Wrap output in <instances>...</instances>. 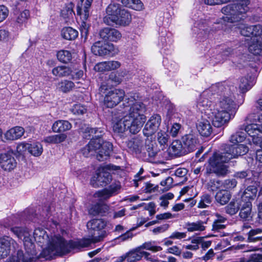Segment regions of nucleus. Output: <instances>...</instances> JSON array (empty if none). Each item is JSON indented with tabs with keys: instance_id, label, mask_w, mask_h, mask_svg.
Listing matches in <instances>:
<instances>
[{
	"instance_id": "f257e3e1",
	"label": "nucleus",
	"mask_w": 262,
	"mask_h": 262,
	"mask_svg": "<svg viewBox=\"0 0 262 262\" xmlns=\"http://www.w3.org/2000/svg\"><path fill=\"white\" fill-rule=\"evenodd\" d=\"M107 224L103 219H93L86 224L89 233L91 238H83L76 241H69L67 242L60 235L55 236L52 241L50 249L58 253H68L72 249H81L89 247L92 243H95L103 240L107 236L105 230H102Z\"/></svg>"
},
{
	"instance_id": "f03ea898",
	"label": "nucleus",
	"mask_w": 262,
	"mask_h": 262,
	"mask_svg": "<svg viewBox=\"0 0 262 262\" xmlns=\"http://www.w3.org/2000/svg\"><path fill=\"white\" fill-rule=\"evenodd\" d=\"M248 151L249 148L244 144L226 145L223 152L215 153L210 157L204 175L208 177L215 173L217 177H225L228 173V167L224 163L233 158L245 155Z\"/></svg>"
},
{
	"instance_id": "7ed1b4c3",
	"label": "nucleus",
	"mask_w": 262,
	"mask_h": 262,
	"mask_svg": "<svg viewBox=\"0 0 262 262\" xmlns=\"http://www.w3.org/2000/svg\"><path fill=\"white\" fill-rule=\"evenodd\" d=\"M223 84L224 89L216 91V94L221 97L216 104V111L213 113L214 117L212 121L213 125L216 127H220L228 123L234 117L238 108L232 92L234 87Z\"/></svg>"
},
{
	"instance_id": "20e7f679",
	"label": "nucleus",
	"mask_w": 262,
	"mask_h": 262,
	"mask_svg": "<svg viewBox=\"0 0 262 262\" xmlns=\"http://www.w3.org/2000/svg\"><path fill=\"white\" fill-rule=\"evenodd\" d=\"M124 107H129V114L126 115L139 130L145 123L146 118L144 115L146 108L141 102L137 101L135 96L126 97L123 101Z\"/></svg>"
},
{
	"instance_id": "39448f33",
	"label": "nucleus",
	"mask_w": 262,
	"mask_h": 262,
	"mask_svg": "<svg viewBox=\"0 0 262 262\" xmlns=\"http://www.w3.org/2000/svg\"><path fill=\"white\" fill-rule=\"evenodd\" d=\"M249 0H243L238 4H232L223 7L222 12L226 15L223 17L224 20L234 23L244 19V14L249 10Z\"/></svg>"
},
{
	"instance_id": "423d86ee",
	"label": "nucleus",
	"mask_w": 262,
	"mask_h": 262,
	"mask_svg": "<svg viewBox=\"0 0 262 262\" xmlns=\"http://www.w3.org/2000/svg\"><path fill=\"white\" fill-rule=\"evenodd\" d=\"M102 133L103 130L101 128L87 127L85 129L84 138H87V134H89L88 139H90L91 137L92 139L89 143L81 150L84 156L88 157L94 155L97 152V149L100 146V136H102Z\"/></svg>"
},
{
	"instance_id": "0eeeda50",
	"label": "nucleus",
	"mask_w": 262,
	"mask_h": 262,
	"mask_svg": "<svg viewBox=\"0 0 262 262\" xmlns=\"http://www.w3.org/2000/svg\"><path fill=\"white\" fill-rule=\"evenodd\" d=\"M224 84L218 83L212 85L209 89L204 91L200 95L198 102V107L203 110H207L212 104L213 95L216 93L217 90H223Z\"/></svg>"
},
{
	"instance_id": "6e6552de",
	"label": "nucleus",
	"mask_w": 262,
	"mask_h": 262,
	"mask_svg": "<svg viewBox=\"0 0 262 262\" xmlns=\"http://www.w3.org/2000/svg\"><path fill=\"white\" fill-rule=\"evenodd\" d=\"M11 231L16 235L18 238L23 241L24 247L27 254L36 255V251L35 249L34 244L30 238V234L28 229L23 227H14L11 228Z\"/></svg>"
},
{
	"instance_id": "1a4fd4ad",
	"label": "nucleus",
	"mask_w": 262,
	"mask_h": 262,
	"mask_svg": "<svg viewBox=\"0 0 262 262\" xmlns=\"http://www.w3.org/2000/svg\"><path fill=\"white\" fill-rule=\"evenodd\" d=\"M239 129L245 130L246 135H248V141L250 144H260L262 148V126L258 127L257 124H250L239 126Z\"/></svg>"
},
{
	"instance_id": "9d476101",
	"label": "nucleus",
	"mask_w": 262,
	"mask_h": 262,
	"mask_svg": "<svg viewBox=\"0 0 262 262\" xmlns=\"http://www.w3.org/2000/svg\"><path fill=\"white\" fill-rule=\"evenodd\" d=\"M125 92L121 89H113L108 91L103 99L104 105L108 108H113L123 100Z\"/></svg>"
},
{
	"instance_id": "9b49d317",
	"label": "nucleus",
	"mask_w": 262,
	"mask_h": 262,
	"mask_svg": "<svg viewBox=\"0 0 262 262\" xmlns=\"http://www.w3.org/2000/svg\"><path fill=\"white\" fill-rule=\"evenodd\" d=\"M92 52L95 55L100 56H113L118 52L117 49L112 43H103L98 41L94 43L91 47Z\"/></svg>"
},
{
	"instance_id": "f8f14e48",
	"label": "nucleus",
	"mask_w": 262,
	"mask_h": 262,
	"mask_svg": "<svg viewBox=\"0 0 262 262\" xmlns=\"http://www.w3.org/2000/svg\"><path fill=\"white\" fill-rule=\"evenodd\" d=\"M111 180L112 176L110 173L104 168H99L92 178L91 184L94 187H103L108 184Z\"/></svg>"
},
{
	"instance_id": "ddd939ff",
	"label": "nucleus",
	"mask_w": 262,
	"mask_h": 262,
	"mask_svg": "<svg viewBox=\"0 0 262 262\" xmlns=\"http://www.w3.org/2000/svg\"><path fill=\"white\" fill-rule=\"evenodd\" d=\"M129 118L125 116L122 119L116 122L113 126V130L115 132L123 133L126 130H129L132 134H135L140 130L136 127L135 125L129 119Z\"/></svg>"
},
{
	"instance_id": "4468645a",
	"label": "nucleus",
	"mask_w": 262,
	"mask_h": 262,
	"mask_svg": "<svg viewBox=\"0 0 262 262\" xmlns=\"http://www.w3.org/2000/svg\"><path fill=\"white\" fill-rule=\"evenodd\" d=\"M16 243L11 237L7 236L0 238V259L6 257L17 246Z\"/></svg>"
},
{
	"instance_id": "2eb2a0df",
	"label": "nucleus",
	"mask_w": 262,
	"mask_h": 262,
	"mask_svg": "<svg viewBox=\"0 0 262 262\" xmlns=\"http://www.w3.org/2000/svg\"><path fill=\"white\" fill-rule=\"evenodd\" d=\"M123 9L120 4L111 3L106 9L107 15L103 18L104 23L107 25H113L114 20Z\"/></svg>"
},
{
	"instance_id": "dca6fc26",
	"label": "nucleus",
	"mask_w": 262,
	"mask_h": 262,
	"mask_svg": "<svg viewBox=\"0 0 262 262\" xmlns=\"http://www.w3.org/2000/svg\"><path fill=\"white\" fill-rule=\"evenodd\" d=\"M161 116L158 114L152 116L146 123L143 133L145 136L149 137L154 134L158 129L161 124Z\"/></svg>"
},
{
	"instance_id": "f3484780",
	"label": "nucleus",
	"mask_w": 262,
	"mask_h": 262,
	"mask_svg": "<svg viewBox=\"0 0 262 262\" xmlns=\"http://www.w3.org/2000/svg\"><path fill=\"white\" fill-rule=\"evenodd\" d=\"M181 141L187 154L194 151L199 145L198 139L193 134H188L183 136Z\"/></svg>"
},
{
	"instance_id": "a211bd4d",
	"label": "nucleus",
	"mask_w": 262,
	"mask_h": 262,
	"mask_svg": "<svg viewBox=\"0 0 262 262\" xmlns=\"http://www.w3.org/2000/svg\"><path fill=\"white\" fill-rule=\"evenodd\" d=\"M13 155L12 150L0 154V165L4 170L10 171L16 167V162Z\"/></svg>"
},
{
	"instance_id": "6ab92c4d",
	"label": "nucleus",
	"mask_w": 262,
	"mask_h": 262,
	"mask_svg": "<svg viewBox=\"0 0 262 262\" xmlns=\"http://www.w3.org/2000/svg\"><path fill=\"white\" fill-rule=\"evenodd\" d=\"M100 136L101 144L100 147L97 149L96 158L99 161H104L107 160L113 151V144L110 142H104Z\"/></svg>"
},
{
	"instance_id": "aec40b11",
	"label": "nucleus",
	"mask_w": 262,
	"mask_h": 262,
	"mask_svg": "<svg viewBox=\"0 0 262 262\" xmlns=\"http://www.w3.org/2000/svg\"><path fill=\"white\" fill-rule=\"evenodd\" d=\"M101 38L105 41H117L121 38V34L120 32L111 28H104L99 32Z\"/></svg>"
},
{
	"instance_id": "412c9836",
	"label": "nucleus",
	"mask_w": 262,
	"mask_h": 262,
	"mask_svg": "<svg viewBox=\"0 0 262 262\" xmlns=\"http://www.w3.org/2000/svg\"><path fill=\"white\" fill-rule=\"evenodd\" d=\"M158 150L156 143L152 140L147 138L144 142L143 145V150L142 151V155L146 159L148 158H154L157 154Z\"/></svg>"
},
{
	"instance_id": "4be33fe9",
	"label": "nucleus",
	"mask_w": 262,
	"mask_h": 262,
	"mask_svg": "<svg viewBox=\"0 0 262 262\" xmlns=\"http://www.w3.org/2000/svg\"><path fill=\"white\" fill-rule=\"evenodd\" d=\"M259 185V182L256 180L252 182L249 184L247 188L242 194L241 200L243 201L253 200L256 196L257 192V186Z\"/></svg>"
},
{
	"instance_id": "5701e85b",
	"label": "nucleus",
	"mask_w": 262,
	"mask_h": 262,
	"mask_svg": "<svg viewBox=\"0 0 262 262\" xmlns=\"http://www.w3.org/2000/svg\"><path fill=\"white\" fill-rule=\"evenodd\" d=\"M127 147L136 154H141L143 150V141L142 137L137 136L126 142Z\"/></svg>"
},
{
	"instance_id": "b1692460",
	"label": "nucleus",
	"mask_w": 262,
	"mask_h": 262,
	"mask_svg": "<svg viewBox=\"0 0 262 262\" xmlns=\"http://www.w3.org/2000/svg\"><path fill=\"white\" fill-rule=\"evenodd\" d=\"M110 207L106 204L97 203L91 206L89 213L93 216H106L110 213Z\"/></svg>"
},
{
	"instance_id": "393cba45",
	"label": "nucleus",
	"mask_w": 262,
	"mask_h": 262,
	"mask_svg": "<svg viewBox=\"0 0 262 262\" xmlns=\"http://www.w3.org/2000/svg\"><path fill=\"white\" fill-rule=\"evenodd\" d=\"M233 177L236 179L244 180V184L247 186L256 180L253 171L250 169L237 171L234 173Z\"/></svg>"
},
{
	"instance_id": "a878e982",
	"label": "nucleus",
	"mask_w": 262,
	"mask_h": 262,
	"mask_svg": "<svg viewBox=\"0 0 262 262\" xmlns=\"http://www.w3.org/2000/svg\"><path fill=\"white\" fill-rule=\"evenodd\" d=\"M252 206L251 201L241 200L239 215L241 219L244 220H249L252 217Z\"/></svg>"
},
{
	"instance_id": "bb28decb",
	"label": "nucleus",
	"mask_w": 262,
	"mask_h": 262,
	"mask_svg": "<svg viewBox=\"0 0 262 262\" xmlns=\"http://www.w3.org/2000/svg\"><path fill=\"white\" fill-rule=\"evenodd\" d=\"M34 255H25L21 250H18L16 253L10 256L6 262H32Z\"/></svg>"
},
{
	"instance_id": "cd10ccee",
	"label": "nucleus",
	"mask_w": 262,
	"mask_h": 262,
	"mask_svg": "<svg viewBox=\"0 0 262 262\" xmlns=\"http://www.w3.org/2000/svg\"><path fill=\"white\" fill-rule=\"evenodd\" d=\"M169 152L174 156L181 157L186 155L181 140L173 141L169 148Z\"/></svg>"
},
{
	"instance_id": "c85d7f7f",
	"label": "nucleus",
	"mask_w": 262,
	"mask_h": 262,
	"mask_svg": "<svg viewBox=\"0 0 262 262\" xmlns=\"http://www.w3.org/2000/svg\"><path fill=\"white\" fill-rule=\"evenodd\" d=\"M231 198L230 192L225 189H221L215 194L214 198L215 202L221 205L227 204Z\"/></svg>"
},
{
	"instance_id": "c756f323",
	"label": "nucleus",
	"mask_w": 262,
	"mask_h": 262,
	"mask_svg": "<svg viewBox=\"0 0 262 262\" xmlns=\"http://www.w3.org/2000/svg\"><path fill=\"white\" fill-rule=\"evenodd\" d=\"M72 126V124L68 121L59 120L53 123L52 129L54 133H60L70 130Z\"/></svg>"
},
{
	"instance_id": "7c9ffc66",
	"label": "nucleus",
	"mask_w": 262,
	"mask_h": 262,
	"mask_svg": "<svg viewBox=\"0 0 262 262\" xmlns=\"http://www.w3.org/2000/svg\"><path fill=\"white\" fill-rule=\"evenodd\" d=\"M255 84V79L253 77L251 76L242 77L240 79L239 88L242 93H245Z\"/></svg>"
},
{
	"instance_id": "2f4dec72",
	"label": "nucleus",
	"mask_w": 262,
	"mask_h": 262,
	"mask_svg": "<svg viewBox=\"0 0 262 262\" xmlns=\"http://www.w3.org/2000/svg\"><path fill=\"white\" fill-rule=\"evenodd\" d=\"M131 20V15L127 10L124 9L122 10L120 15H117V18L114 20L113 25L126 26L130 23Z\"/></svg>"
},
{
	"instance_id": "473e14b6",
	"label": "nucleus",
	"mask_w": 262,
	"mask_h": 262,
	"mask_svg": "<svg viewBox=\"0 0 262 262\" xmlns=\"http://www.w3.org/2000/svg\"><path fill=\"white\" fill-rule=\"evenodd\" d=\"M197 129L201 135L204 137L209 136L212 132L210 122L207 120L200 121L197 124Z\"/></svg>"
},
{
	"instance_id": "72a5a7b5",
	"label": "nucleus",
	"mask_w": 262,
	"mask_h": 262,
	"mask_svg": "<svg viewBox=\"0 0 262 262\" xmlns=\"http://www.w3.org/2000/svg\"><path fill=\"white\" fill-rule=\"evenodd\" d=\"M24 133V129L20 126H15L8 130L5 134L7 140H14L20 138Z\"/></svg>"
},
{
	"instance_id": "f704fd0d",
	"label": "nucleus",
	"mask_w": 262,
	"mask_h": 262,
	"mask_svg": "<svg viewBox=\"0 0 262 262\" xmlns=\"http://www.w3.org/2000/svg\"><path fill=\"white\" fill-rule=\"evenodd\" d=\"M246 234L248 242L254 243L262 241V228L251 229Z\"/></svg>"
},
{
	"instance_id": "c9c22d12",
	"label": "nucleus",
	"mask_w": 262,
	"mask_h": 262,
	"mask_svg": "<svg viewBox=\"0 0 262 262\" xmlns=\"http://www.w3.org/2000/svg\"><path fill=\"white\" fill-rule=\"evenodd\" d=\"M52 73L53 75L57 77H67L72 74V70L69 67L61 66L53 68Z\"/></svg>"
},
{
	"instance_id": "e433bc0d",
	"label": "nucleus",
	"mask_w": 262,
	"mask_h": 262,
	"mask_svg": "<svg viewBox=\"0 0 262 262\" xmlns=\"http://www.w3.org/2000/svg\"><path fill=\"white\" fill-rule=\"evenodd\" d=\"M241 199L239 200L233 199L225 207V212L231 215L235 214L240 208Z\"/></svg>"
},
{
	"instance_id": "4c0bfd02",
	"label": "nucleus",
	"mask_w": 262,
	"mask_h": 262,
	"mask_svg": "<svg viewBox=\"0 0 262 262\" xmlns=\"http://www.w3.org/2000/svg\"><path fill=\"white\" fill-rule=\"evenodd\" d=\"M78 31L72 27H64L61 30L62 37L67 40H74L78 37Z\"/></svg>"
},
{
	"instance_id": "58836bf2",
	"label": "nucleus",
	"mask_w": 262,
	"mask_h": 262,
	"mask_svg": "<svg viewBox=\"0 0 262 262\" xmlns=\"http://www.w3.org/2000/svg\"><path fill=\"white\" fill-rule=\"evenodd\" d=\"M157 140L161 146H163L165 147V146H168L170 143V138L167 132L160 130L157 133Z\"/></svg>"
},
{
	"instance_id": "ea45409f",
	"label": "nucleus",
	"mask_w": 262,
	"mask_h": 262,
	"mask_svg": "<svg viewBox=\"0 0 262 262\" xmlns=\"http://www.w3.org/2000/svg\"><path fill=\"white\" fill-rule=\"evenodd\" d=\"M73 4L69 3L66 5L61 10V16L65 19L66 21H68L73 18L75 14L73 11Z\"/></svg>"
},
{
	"instance_id": "a19ab883",
	"label": "nucleus",
	"mask_w": 262,
	"mask_h": 262,
	"mask_svg": "<svg viewBox=\"0 0 262 262\" xmlns=\"http://www.w3.org/2000/svg\"><path fill=\"white\" fill-rule=\"evenodd\" d=\"M186 228L189 232L203 231L205 230L204 222L202 221L193 223L188 222L186 224Z\"/></svg>"
},
{
	"instance_id": "79ce46f5",
	"label": "nucleus",
	"mask_w": 262,
	"mask_h": 262,
	"mask_svg": "<svg viewBox=\"0 0 262 262\" xmlns=\"http://www.w3.org/2000/svg\"><path fill=\"white\" fill-rule=\"evenodd\" d=\"M75 84L71 81L63 80L60 81L57 85V89L61 92L67 93L73 90Z\"/></svg>"
},
{
	"instance_id": "37998d69",
	"label": "nucleus",
	"mask_w": 262,
	"mask_h": 262,
	"mask_svg": "<svg viewBox=\"0 0 262 262\" xmlns=\"http://www.w3.org/2000/svg\"><path fill=\"white\" fill-rule=\"evenodd\" d=\"M142 253L143 251H140V249L138 247L136 250L132 251L123 256L126 257L128 262H135L141 259L143 257Z\"/></svg>"
},
{
	"instance_id": "c03bdc74",
	"label": "nucleus",
	"mask_w": 262,
	"mask_h": 262,
	"mask_svg": "<svg viewBox=\"0 0 262 262\" xmlns=\"http://www.w3.org/2000/svg\"><path fill=\"white\" fill-rule=\"evenodd\" d=\"M246 138V130L239 129L238 127V130L234 134L231 135L230 141L233 144H236L243 142Z\"/></svg>"
},
{
	"instance_id": "a18cd8bd",
	"label": "nucleus",
	"mask_w": 262,
	"mask_h": 262,
	"mask_svg": "<svg viewBox=\"0 0 262 262\" xmlns=\"http://www.w3.org/2000/svg\"><path fill=\"white\" fill-rule=\"evenodd\" d=\"M58 60L63 63H69L72 59L71 53L68 50H61L59 51L56 54Z\"/></svg>"
},
{
	"instance_id": "49530a36",
	"label": "nucleus",
	"mask_w": 262,
	"mask_h": 262,
	"mask_svg": "<svg viewBox=\"0 0 262 262\" xmlns=\"http://www.w3.org/2000/svg\"><path fill=\"white\" fill-rule=\"evenodd\" d=\"M29 148L28 152L34 156L38 157L41 155L43 148L42 145L39 142L29 143Z\"/></svg>"
},
{
	"instance_id": "de8ad7c7",
	"label": "nucleus",
	"mask_w": 262,
	"mask_h": 262,
	"mask_svg": "<svg viewBox=\"0 0 262 262\" xmlns=\"http://www.w3.org/2000/svg\"><path fill=\"white\" fill-rule=\"evenodd\" d=\"M67 136L64 134H60L47 137L45 141L51 144H58L65 141Z\"/></svg>"
},
{
	"instance_id": "09e8293b",
	"label": "nucleus",
	"mask_w": 262,
	"mask_h": 262,
	"mask_svg": "<svg viewBox=\"0 0 262 262\" xmlns=\"http://www.w3.org/2000/svg\"><path fill=\"white\" fill-rule=\"evenodd\" d=\"M248 49L253 54L260 55L262 54V44L257 41L250 45Z\"/></svg>"
},
{
	"instance_id": "8fccbe9b",
	"label": "nucleus",
	"mask_w": 262,
	"mask_h": 262,
	"mask_svg": "<svg viewBox=\"0 0 262 262\" xmlns=\"http://www.w3.org/2000/svg\"><path fill=\"white\" fill-rule=\"evenodd\" d=\"M212 198L210 195L205 194L201 197V200L198 204V207L201 208H207L211 204Z\"/></svg>"
},
{
	"instance_id": "3c124183",
	"label": "nucleus",
	"mask_w": 262,
	"mask_h": 262,
	"mask_svg": "<svg viewBox=\"0 0 262 262\" xmlns=\"http://www.w3.org/2000/svg\"><path fill=\"white\" fill-rule=\"evenodd\" d=\"M207 188L210 191H214L222 186V181L216 179H212L207 183Z\"/></svg>"
},
{
	"instance_id": "603ef678",
	"label": "nucleus",
	"mask_w": 262,
	"mask_h": 262,
	"mask_svg": "<svg viewBox=\"0 0 262 262\" xmlns=\"http://www.w3.org/2000/svg\"><path fill=\"white\" fill-rule=\"evenodd\" d=\"M112 196L107 188L103 189L102 190L96 191L94 194V197L98 198L99 201L106 200L110 197Z\"/></svg>"
},
{
	"instance_id": "864d4df0",
	"label": "nucleus",
	"mask_w": 262,
	"mask_h": 262,
	"mask_svg": "<svg viewBox=\"0 0 262 262\" xmlns=\"http://www.w3.org/2000/svg\"><path fill=\"white\" fill-rule=\"evenodd\" d=\"M232 53V50L230 48H228L226 49L222 53H220L216 55V57L215 58V59H216L217 61H214V58L212 57L211 58V61H212V62H221L224 59H226L227 57L229 56Z\"/></svg>"
},
{
	"instance_id": "5fc2aeb1",
	"label": "nucleus",
	"mask_w": 262,
	"mask_h": 262,
	"mask_svg": "<svg viewBox=\"0 0 262 262\" xmlns=\"http://www.w3.org/2000/svg\"><path fill=\"white\" fill-rule=\"evenodd\" d=\"M191 243L192 244H199L201 245L203 250H206L208 248L211 244V241H205L203 237H196L191 239Z\"/></svg>"
},
{
	"instance_id": "6e6d98bb",
	"label": "nucleus",
	"mask_w": 262,
	"mask_h": 262,
	"mask_svg": "<svg viewBox=\"0 0 262 262\" xmlns=\"http://www.w3.org/2000/svg\"><path fill=\"white\" fill-rule=\"evenodd\" d=\"M154 244V242H146L139 247V249H145L153 252L160 251L162 250V248L160 246H155Z\"/></svg>"
},
{
	"instance_id": "4d7b16f0",
	"label": "nucleus",
	"mask_w": 262,
	"mask_h": 262,
	"mask_svg": "<svg viewBox=\"0 0 262 262\" xmlns=\"http://www.w3.org/2000/svg\"><path fill=\"white\" fill-rule=\"evenodd\" d=\"M34 239L38 242H41V239H44L47 236L46 232L42 228H36L33 232Z\"/></svg>"
},
{
	"instance_id": "13d9d810",
	"label": "nucleus",
	"mask_w": 262,
	"mask_h": 262,
	"mask_svg": "<svg viewBox=\"0 0 262 262\" xmlns=\"http://www.w3.org/2000/svg\"><path fill=\"white\" fill-rule=\"evenodd\" d=\"M237 181L235 179H226L222 182V186L226 189H232L237 185Z\"/></svg>"
},
{
	"instance_id": "bf43d9fd",
	"label": "nucleus",
	"mask_w": 262,
	"mask_h": 262,
	"mask_svg": "<svg viewBox=\"0 0 262 262\" xmlns=\"http://www.w3.org/2000/svg\"><path fill=\"white\" fill-rule=\"evenodd\" d=\"M187 173V170L186 168H179L176 170L174 176L176 179L178 178L182 179L183 180H182L181 182H183L184 181H186L187 180V178L186 177Z\"/></svg>"
},
{
	"instance_id": "052dcab7",
	"label": "nucleus",
	"mask_w": 262,
	"mask_h": 262,
	"mask_svg": "<svg viewBox=\"0 0 262 262\" xmlns=\"http://www.w3.org/2000/svg\"><path fill=\"white\" fill-rule=\"evenodd\" d=\"M29 16V11L28 10H25L18 14L16 18V21L19 24H23L26 21Z\"/></svg>"
},
{
	"instance_id": "680f3d73",
	"label": "nucleus",
	"mask_w": 262,
	"mask_h": 262,
	"mask_svg": "<svg viewBox=\"0 0 262 262\" xmlns=\"http://www.w3.org/2000/svg\"><path fill=\"white\" fill-rule=\"evenodd\" d=\"M120 183L117 181L113 183L107 189L111 195L113 196L118 193V190L120 189Z\"/></svg>"
},
{
	"instance_id": "e2e57ef3",
	"label": "nucleus",
	"mask_w": 262,
	"mask_h": 262,
	"mask_svg": "<svg viewBox=\"0 0 262 262\" xmlns=\"http://www.w3.org/2000/svg\"><path fill=\"white\" fill-rule=\"evenodd\" d=\"M122 4L126 7H132V4H137L138 9H142L143 8V3L140 0H121Z\"/></svg>"
},
{
	"instance_id": "0e129e2a",
	"label": "nucleus",
	"mask_w": 262,
	"mask_h": 262,
	"mask_svg": "<svg viewBox=\"0 0 262 262\" xmlns=\"http://www.w3.org/2000/svg\"><path fill=\"white\" fill-rule=\"evenodd\" d=\"M72 110L74 114L77 115H82L86 112L85 106L80 104H75Z\"/></svg>"
},
{
	"instance_id": "69168bd1",
	"label": "nucleus",
	"mask_w": 262,
	"mask_h": 262,
	"mask_svg": "<svg viewBox=\"0 0 262 262\" xmlns=\"http://www.w3.org/2000/svg\"><path fill=\"white\" fill-rule=\"evenodd\" d=\"M94 70L99 72H103L108 71L107 61L101 62L97 63L94 67Z\"/></svg>"
},
{
	"instance_id": "338daca9",
	"label": "nucleus",
	"mask_w": 262,
	"mask_h": 262,
	"mask_svg": "<svg viewBox=\"0 0 262 262\" xmlns=\"http://www.w3.org/2000/svg\"><path fill=\"white\" fill-rule=\"evenodd\" d=\"M252 36H259L262 34V26L259 25L251 26Z\"/></svg>"
},
{
	"instance_id": "774afa93",
	"label": "nucleus",
	"mask_w": 262,
	"mask_h": 262,
	"mask_svg": "<svg viewBox=\"0 0 262 262\" xmlns=\"http://www.w3.org/2000/svg\"><path fill=\"white\" fill-rule=\"evenodd\" d=\"M247 262H262V255L260 254H253L250 255Z\"/></svg>"
}]
</instances>
